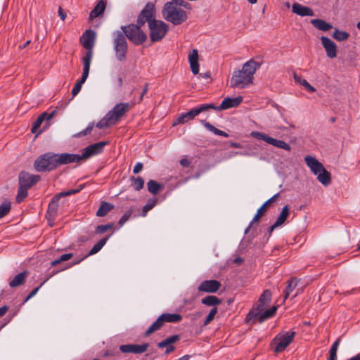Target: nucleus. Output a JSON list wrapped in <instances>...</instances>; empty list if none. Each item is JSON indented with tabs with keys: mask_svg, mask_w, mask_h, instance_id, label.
<instances>
[{
	"mask_svg": "<svg viewBox=\"0 0 360 360\" xmlns=\"http://www.w3.org/2000/svg\"><path fill=\"white\" fill-rule=\"evenodd\" d=\"M56 110L52 111L51 113H47L46 112H42L35 120V122L33 123L32 127V133H37V134H39L41 133L42 130L38 131V129L40 127L41 124L44 120H46L49 122L51 120L55 115Z\"/></svg>",
	"mask_w": 360,
	"mask_h": 360,
	"instance_id": "4be33fe9",
	"label": "nucleus"
},
{
	"mask_svg": "<svg viewBox=\"0 0 360 360\" xmlns=\"http://www.w3.org/2000/svg\"><path fill=\"white\" fill-rule=\"evenodd\" d=\"M113 207L114 206L111 203L102 202L96 212V216L100 217H105Z\"/></svg>",
	"mask_w": 360,
	"mask_h": 360,
	"instance_id": "72a5a7b5",
	"label": "nucleus"
},
{
	"mask_svg": "<svg viewBox=\"0 0 360 360\" xmlns=\"http://www.w3.org/2000/svg\"><path fill=\"white\" fill-rule=\"evenodd\" d=\"M131 105L128 103H120L115 105L108 113V119L115 124L130 109Z\"/></svg>",
	"mask_w": 360,
	"mask_h": 360,
	"instance_id": "4468645a",
	"label": "nucleus"
},
{
	"mask_svg": "<svg viewBox=\"0 0 360 360\" xmlns=\"http://www.w3.org/2000/svg\"><path fill=\"white\" fill-rule=\"evenodd\" d=\"M146 22L149 24V20L145 19L144 17L141 18V14L140 13L137 18V23L136 25L142 27Z\"/></svg>",
	"mask_w": 360,
	"mask_h": 360,
	"instance_id": "bf43d9fd",
	"label": "nucleus"
},
{
	"mask_svg": "<svg viewBox=\"0 0 360 360\" xmlns=\"http://www.w3.org/2000/svg\"><path fill=\"white\" fill-rule=\"evenodd\" d=\"M148 191L153 195H156L160 190L163 188V185L158 183L155 180H150L147 183Z\"/></svg>",
	"mask_w": 360,
	"mask_h": 360,
	"instance_id": "c9c22d12",
	"label": "nucleus"
},
{
	"mask_svg": "<svg viewBox=\"0 0 360 360\" xmlns=\"http://www.w3.org/2000/svg\"><path fill=\"white\" fill-rule=\"evenodd\" d=\"M113 49L117 60L122 62L126 60L128 51V44L125 36L121 31H115L112 33Z\"/></svg>",
	"mask_w": 360,
	"mask_h": 360,
	"instance_id": "39448f33",
	"label": "nucleus"
},
{
	"mask_svg": "<svg viewBox=\"0 0 360 360\" xmlns=\"http://www.w3.org/2000/svg\"><path fill=\"white\" fill-rule=\"evenodd\" d=\"M140 13L141 14V18L144 17L145 19L149 20V22L150 21L156 20L155 19V6L153 3L146 4L144 8Z\"/></svg>",
	"mask_w": 360,
	"mask_h": 360,
	"instance_id": "a878e982",
	"label": "nucleus"
},
{
	"mask_svg": "<svg viewBox=\"0 0 360 360\" xmlns=\"http://www.w3.org/2000/svg\"><path fill=\"white\" fill-rule=\"evenodd\" d=\"M279 197V193L274 195L271 198L266 200L257 210L256 214L252 219V222L259 221V219L264 215L267 207L271 205L274 202H276Z\"/></svg>",
	"mask_w": 360,
	"mask_h": 360,
	"instance_id": "5701e85b",
	"label": "nucleus"
},
{
	"mask_svg": "<svg viewBox=\"0 0 360 360\" xmlns=\"http://www.w3.org/2000/svg\"><path fill=\"white\" fill-rule=\"evenodd\" d=\"M11 209V202L8 200L4 201L0 205V219L6 216Z\"/></svg>",
	"mask_w": 360,
	"mask_h": 360,
	"instance_id": "37998d69",
	"label": "nucleus"
},
{
	"mask_svg": "<svg viewBox=\"0 0 360 360\" xmlns=\"http://www.w3.org/2000/svg\"><path fill=\"white\" fill-rule=\"evenodd\" d=\"M72 257V253H67L62 255L58 259H56L51 262V266H55L57 264L70 259Z\"/></svg>",
	"mask_w": 360,
	"mask_h": 360,
	"instance_id": "09e8293b",
	"label": "nucleus"
},
{
	"mask_svg": "<svg viewBox=\"0 0 360 360\" xmlns=\"http://www.w3.org/2000/svg\"><path fill=\"white\" fill-rule=\"evenodd\" d=\"M188 60L191 71L194 75L199 72L198 53L196 49H193L188 54Z\"/></svg>",
	"mask_w": 360,
	"mask_h": 360,
	"instance_id": "393cba45",
	"label": "nucleus"
},
{
	"mask_svg": "<svg viewBox=\"0 0 360 360\" xmlns=\"http://www.w3.org/2000/svg\"><path fill=\"white\" fill-rule=\"evenodd\" d=\"M340 342V340L338 338L332 345L330 349L329 360H337V351Z\"/></svg>",
	"mask_w": 360,
	"mask_h": 360,
	"instance_id": "c03bdc74",
	"label": "nucleus"
},
{
	"mask_svg": "<svg viewBox=\"0 0 360 360\" xmlns=\"http://www.w3.org/2000/svg\"><path fill=\"white\" fill-rule=\"evenodd\" d=\"M217 313V307H213L209 314L207 316L205 320L204 321V326L208 325L214 318L216 314Z\"/></svg>",
	"mask_w": 360,
	"mask_h": 360,
	"instance_id": "8fccbe9b",
	"label": "nucleus"
},
{
	"mask_svg": "<svg viewBox=\"0 0 360 360\" xmlns=\"http://www.w3.org/2000/svg\"><path fill=\"white\" fill-rule=\"evenodd\" d=\"M242 96H238L233 98L230 97H226L223 100L220 105L216 106L214 104H212V106L214 107V108L212 109L220 111L222 110L235 108L238 106L242 103Z\"/></svg>",
	"mask_w": 360,
	"mask_h": 360,
	"instance_id": "a211bd4d",
	"label": "nucleus"
},
{
	"mask_svg": "<svg viewBox=\"0 0 360 360\" xmlns=\"http://www.w3.org/2000/svg\"><path fill=\"white\" fill-rule=\"evenodd\" d=\"M142 169H143V164L141 162H137L133 169V172L134 174H138L142 170Z\"/></svg>",
	"mask_w": 360,
	"mask_h": 360,
	"instance_id": "052dcab7",
	"label": "nucleus"
},
{
	"mask_svg": "<svg viewBox=\"0 0 360 360\" xmlns=\"http://www.w3.org/2000/svg\"><path fill=\"white\" fill-rule=\"evenodd\" d=\"M40 176L39 175L30 174L22 172L19 174V186L29 189L38 182Z\"/></svg>",
	"mask_w": 360,
	"mask_h": 360,
	"instance_id": "dca6fc26",
	"label": "nucleus"
},
{
	"mask_svg": "<svg viewBox=\"0 0 360 360\" xmlns=\"http://www.w3.org/2000/svg\"><path fill=\"white\" fill-rule=\"evenodd\" d=\"M304 161L314 174L317 175V179L319 182L324 186L330 183V173L315 158L307 155L304 158Z\"/></svg>",
	"mask_w": 360,
	"mask_h": 360,
	"instance_id": "7ed1b4c3",
	"label": "nucleus"
},
{
	"mask_svg": "<svg viewBox=\"0 0 360 360\" xmlns=\"http://www.w3.org/2000/svg\"><path fill=\"white\" fill-rule=\"evenodd\" d=\"M101 248L96 244H95L89 252V255H92L97 253L101 250Z\"/></svg>",
	"mask_w": 360,
	"mask_h": 360,
	"instance_id": "680f3d73",
	"label": "nucleus"
},
{
	"mask_svg": "<svg viewBox=\"0 0 360 360\" xmlns=\"http://www.w3.org/2000/svg\"><path fill=\"white\" fill-rule=\"evenodd\" d=\"M55 157L56 160L57 167L61 165H66L72 162H79L82 161L80 155L78 154H71L66 153L60 154L55 153Z\"/></svg>",
	"mask_w": 360,
	"mask_h": 360,
	"instance_id": "f3484780",
	"label": "nucleus"
},
{
	"mask_svg": "<svg viewBox=\"0 0 360 360\" xmlns=\"http://www.w3.org/2000/svg\"><path fill=\"white\" fill-rule=\"evenodd\" d=\"M292 11L295 14L304 17L313 16L314 15L313 10L307 6H304L299 3H294L292 6Z\"/></svg>",
	"mask_w": 360,
	"mask_h": 360,
	"instance_id": "b1692460",
	"label": "nucleus"
},
{
	"mask_svg": "<svg viewBox=\"0 0 360 360\" xmlns=\"http://www.w3.org/2000/svg\"><path fill=\"white\" fill-rule=\"evenodd\" d=\"M289 214H290L289 207H288V205H285L282 208V210L275 222L276 224V225H278L280 226L283 224H284V222L287 219Z\"/></svg>",
	"mask_w": 360,
	"mask_h": 360,
	"instance_id": "4c0bfd02",
	"label": "nucleus"
},
{
	"mask_svg": "<svg viewBox=\"0 0 360 360\" xmlns=\"http://www.w3.org/2000/svg\"><path fill=\"white\" fill-rule=\"evenodd\" d=\"M109 237H105L102 239H101L98 243L97 245L100 247V248H102L106 243L107 240H108Z\"/></svg>",
	"mask_w": 360,
	"mask_h": 360,
	"instance_id": "0e129e2a",
	"label": "nucleus"
},
{
	"mask_svg": "<svg viewBox=\"0 0 360 360\" xmlns=\"http://www.w3.org/2000/svg\"><path fill=\"white\" fill-rule=\"evenodd\" d=\"M113 226H114L113 223H110V224H104V225H98L96 228L95 233L96 234H102V233H105V231L112 229L113 228Z\"/></svg>",
	"mask_w": 360,
	"mask_h": 360,
	"instance_id": "de8ad7c7",
	"label": "nucleus"
},
{
	"mask_svg": "<svg viewBox=\"0 0 360 360\" xmlns=\"http://www.w3.org/2000/svg\"><path fill=\"white\" fill-rule=\"evenodd\" d=\"M311 23L319 30L326 32L330 30L333 26L331 24L319 18L311 20Z\"/></svg>",
	"mask_w": 360,
	"mask_h": 360,
	"instance_id": "cd10ccee",
	"label": "nucleus"
},
{
	"mask_svg": "<svg viewBox=\"0 0 360 360\" xmlns=\"http://www.w3.org/2000/svg\"><path fill=\"white\" fill-rule=\"evenodd\" d=\"M250 136L258 140H262L276 148H281L288 151L291 150L290 145L284 141L274 139L264 133L254 131L250 133Z\"/></svg>",
	"mask_w": 360,
	"mask_h": 360,
	"instance_id": "ddd939ff",
	"label": "nucleus"
},
{
	"mask_svg": "<svg viewBox=\"0 0 360 360\" xmlns=\"http://www.w3.org/2000/svg\"><path fill=\"white\" fill-rule=\"evenodd\" d=\"M349 37V34L345 31H341L335 28L333 34V37L339 41H342L347 40Z\"/></svg>",
	"mask_w": 360,
	"mask_h": 360,
	"instance_id": "79ce46f5",
	"label": "nucleus"
},
{
	"mask_svg": "<svg viewBox=\"0 0 360 360\" xmlns=\"http://www.w3.org/2000/svg\"><path fill=\"white\" fill-rule=\"evenodd\" d=\"M92 58H90V56H88L87 57H83L82 58V63H83V72L82 77L87 79L89 74V70H90V65L91 63Z\"/></svg>",
	"mask_w": 360,
	"mask_h": 360,
	"instance_id": "58836bf2",
	"label": "nucleus"
},
{
	"mask_svg": "<svg viewBox=\"0 0 360 360\" xmlns=\"http://www.w3.org/2000/svg\"><path fill=\"white\" fill-rule=\"evenodd\" d=\"M94 126V123H90L85 129H84L83 131H82L79 134H77L76 135V136L80 137V136H86V134H89L91 131Z\"/></svg>",
	"mask_w": 360,
	"mask_h": 360,
	"instance_id": "864d4df0",
	"label": "nucleus"
},
{
	"mask_svg": "<svg viewBox=\"0 0 360 360\" xmlns=\"http://www.w3.org/2000/svg\"><path fill=\"white\" fill-rule=\"evenodd\" d=\"M105 9V3L103 0L99 1L98 3L96 5V6L94 8V9L90 12L89 19L93 20L98 17L99 15L103 13Z\"/></svg>",
	"mask_w": 360,
	"mask_h": 360,
	"instance_id": "c85d7f7f",
	"label": "nucleus"
},
{
	"mask_svg": "<svg viewBox=\"0 0 360 360\" xmlns=\"http://www.w3.org/2000/svg\"><path fill=\"white\" fill-rule=\"evenodd\" d=\"M114 124L110 120L108 119L107 114L96 124V127L99 129L107 128L110 125Z\"/></svg>",
	"mask_w": 360,
	"mask_h": 360,
	"instance_id": "49530a36",
	"label": "nucleus"
},
{
	"mask_svg": "<svg viewBox=\"0 0 360 360\" xmlns=\"http://www.w3.org/2000/svg\"><path fill=\"white\" fill-rule=\"evenodd\" d=\"M163 323H177L182 320V316L179 314L165 313L160 315Z\"/></svg>",
	"mask_w": 360,
	"mask_h": 360,
	"instance_id": "2f4dec72",
	"label": "nucleus"
},
{
	"mask_svg": "<svg viewBox=\"0 0 360 360\" xmlns=\"http://www.w3.org/2000/svg\"><path fill=\"white\" fill-rule=\"evenodd\" d=\"M201 123L208 131H212L215 135H218V136H224V137L229 136V134L226 132L217 129L215 127H214L212 124H211L210 122H208L205 120H202Z\"/></svg>",
	"mask_w": 360,
	"mask_h": 360,
	"instance_id": "f704fd0d",
	"label": "nucleus"
},
{
	"mask_svg": "<svg viewBox=\"0 0 360 360\" xmlns=\"http://www.w3.org/2000/svg\"><path fill=\"white\" fill-rule=\"evenodd\" d=\"M148 343L142 345L130 344L121 345L120 349L123 353L142 354L148 349Z\"/></svg>",
	"mask_w": 360,
	"mask_h": 360,
	"instance_id": "412c9836",
	"label": "nucleus"
},
{
	"mask_svg": "<svg viewBox=\"0 0 360 360\" xmlns=\"http://www.w3.org/2000/svg\"><path fill=\"white\" fill-rule=\"evenodd\" d=\"M96 38V33L92 30H86L82 35L80 38V43L86 51L83 57H87L90 56V58H93V49L95 45Z\"/></svg>",
	"mask_w": 360,
	"mask_h": 360,
	"instance_id": "9b49d317",
	"label": "nucleus"
},
{
	"mask_svg": "<svg viewBox=\"0 0 360 360\" xmlns=\"http://www.w3.org/2000/svg\"><path fill=\"white\" fill-rule=\"evenodd\" d=\"M179 339H180V337L179 335H173L172 336L167 338L166 340L171 345L172 344H174L176 342H177Z\"/></svg>",
	"mask_w": 360,
	"mask_h": 360,
	"instance_id": "4d7b16f0",
	"label": "nucleus"
},
{
	"mask_svg": "<svg viewBox=\"0 0 360 360\" xmlns=\"http://www.w3.org/2000/svg\"><path fill=\"white\" fill-rule=\"evenodd\" d=\"M46 281H44L43 283H41L40 284L39 286H38L37 288H35L34 289H33L30 292V294L27 296V297L25 298V302H27L29 300H30L32 297H33L37 293V292L39 291V290L40 289V288L44 284V283L46 282Z\"/></svg>",
	"mask_w": 360,
	"mask_h": 360,
	"instance_id": "5fc2aeb1",
	"label": "nucleus"
},
{
	"mask_svg": "<svg viewBox=\"0 0 360 360\" xmlns=\"http://www.w3.org/2000/svg\"><path fill=\"white\" fill-rule=\"evenodd\" d=\"M27 277V271L21 272L16 276L9 282L11 288H15L22 285Z\"/></svg>",
	"mask_w": 360,
	"mask_h": 360,
	"instance_id": "bb28decb",
	"label": "nucleus"
},
{
	"mask_svg": "<svg viewBox=\"0 0 360 360\" xmlns=\"http://www.w3.org/2000/svg\"><path fill=\"white\" fill-rule=\"evenodd\" d=\"M260 64L251 59L247 61L241 70H236L230 79V86L233 88L244 89L252 84L254 75Z\"/></svg>",
	"mask_w": 360,
	"mask_h": 360,
	"instance_id": "f257e3e1",
	"label": "nucleus"
},
{
	"mask_svg": "<svg viewBox=\"0 0 360 360\" xmlns=\"http://www.w3.org/2000/svg\"><path fill=\"white\" fill-rule=\"evenodd\" d=\"M157 200L155 199L149 200L148 202L143 206L142 212L146 214L149 210L155 207Z\"/></svg>",
	"mask_w": 360,
	"mask_h": 360,
	"instance_id": "3c124183",
	"label": "nucleus"
},
{
	"mask_svg": "<svg viewBox=\"0 0 360 360\" xmlns=\"http://www.w3.org/2000/svg\"><path fill=\"white\" fill-rule=\"evenodd\" d=\"M295 335V331H288L278 334L274 339V343L276 345L274 347V352L279 353L285 350V348L292 342Z\"/></svg>",
	"mask_w": 360,
	"mask_h": 360,
	"instance_id": "f8f14e48",
	"label": "nucleus"
},
{
	"mask_svg": "<svg viewBox=\"0 0 360 360\" xmlns=\"http://www.w3.org/2000/svg\"><path fill=\"white\" fill-rule=\"evenodd\" d=\"M276 310L277 307L274 306L271 308L265 310L262 313L260 312L256 318V321L257 320L259 323L264 322V321L273 317L275 315Z\"/></svg>",
	"mask_w": 360,
	"mask_h": 360,
	"instance_id": "c756f323",
	"label": "nucleus"
},
{
	"mask_svg": "<svg viewBox=\"0 0 360 360\" xmlns=\"http://www.w3.org/2000/svg\"><path fill=\"white\" fill-rule=\"evenodd\" d=\"M175 4L177 5V7H183L188 10L192 8L191 5L184 0H177Z\"/></svg>",
	"mask_w": 360,
	"mask_h": 360,
	"instance_id": "6e6d98bb",
	"label": "nucleus"
},
{
	"mask_svg": "<svg viewBox=\"0 0 360 360\" xmlns=\"http://www.w3.org/2000/svg\"><path fill=\"white\" fill-rule=\"evenodd\" d=\"M180 165L184 167H188L191 165V162L186 158H183L180 160Z\"/></svg>",
	"mask_w": 360,
	"mask_h": 360,
	"instance_id": "e2e57ef3",
	"label": "nucleus"
},
{
	"mask_svg": "<svg viewBox=\"0 0 360 360\" xmlns=\"http://www.w3.org/2000/svg\"><path fill=\"white\" fill-rule=\"evenodd\" d=\"M169 345H170L168 343V342L166 340V339L158 342V347L159 348L167 347Z\"/></svg>",
	"mask_w": 360,
	"mask_h": 360,
	"instance_id": "69168bd1",
	"label": "nucleus"
},
{
	"mask_svg": "<svg viewBox=\"0 0 360 360\" xmlns=\"http://www.w3.org/2000/svg\"><path fill=\"white\" fill-rule=\"evenodd\" d=\"M107 144V141H100L88 146L83 150L82 154L80 155L81 160H86L91 156L101 153Z\"/></svg>",
	"mask_w": 360,
	"mask_h": 360,
	"instance_id": "2eb2a0df",
	"label": "nucleus"
},
{
	"mask_svg": "<svg viewBox=\"0 0 360 360\" xmlns=\"http://www.w3.org/2000/svg\"><path fill=\"white\" fill-rule=\"evenodd\" d=\"M150 39L152 42L161 41L167 34L169 26L162 20H153L149 22Z\"/></svg>",
	"mask_w": 360,
	"mask_h": 360,
	"instance_id": "6e6552de",
	"label": "nucleus"
},
{
	"mask_svg": "<svg viewBox=\"0 0 360 360\" xmlns=\"http://www.w3.org/2000/svg\"><path fill=\"white\" fill-rule=\"evenodd\" d=\"M82 84L77 82L75 85L74 86L73 89H72V96H75L82 89Z\"/></svg>",
	"mask_w": 360,
	"mask_h": 360,
	"instance_id": "13d9d810",
	"label": "nucleus"
},
{
	"mask_svg": "<svg viewBox=\"0 0 360 360\" xmlns=\"http://www.w3.org/2000/svg\"><path fill=\"white\" fill-rule=\"evenodd\" d=\"M320 39L327 56L330 58H335L337 56V45L335 43L325 36H322Z\"/></svg>",
	"mask_w": 360,
	"mask_h": 360,
	"instance_id": "aec40b11",
	"label": "nucleus"
},
{
	"mask_svg": "<svg viewBox=\"0 0 360 360\" xmlns=\"http://www.w3.org/2000/svg\"><path fill=\"white\" fill-rule=\"evenodd\" d=\"M210 108H214L212 104H202L199 107L195 108L189 110L186 112H182L179 115V116L174 121L173 126L185 124L190 120H193L196 116H198L202 112L210 110Z\"/></svg>",
	"mask_w": 360,
	"mask_h": 360,
	"instance_id": "1a4fd4ad",
	"label": "nucleus"
},
{
	"mask_svg": "<svg viewBox=\"0 0 360 360\" xmlns=\"http://www.w3.org/2000/svg\"><path fill=\"white\" fill-rule=\"evenodd\" d=\"M58 15L60 16L62 20H65L66 18V13L62 9L61 7H60L58 9Z\"/></svg>",
	"mask_w": 360,
	"mask_h": 360,
	"instance_id": "338daca9",
	"label": "nucleus"
},
{
	"mask_svg": "<svg viewBox=\"0 0 360 360\" xmlns=\"http://www.w3.org/2000/svg\"><path fill=\"white\" fill-rule=\"evenodd\" d=\"M34 169L39 172H50L57 167L55 153L41 155L34 162Z\"/></svg>",
	"mask_w": 360,
	"mask_h": 360,
	"instance_id": "423d86ee",
	"label": "nucleus"
},
{
	"mask_svg": "<svg viewBox=\"0 0 360 360\" xmlns=\"http://www.w3.org/2000/svg\"><path fill=\"white\" fill-rule=\"evenodd\" d=\"M162 14L167 22L174 25H179L186 22L188 19L187 12L174 3L167 2L165 4Z\"/></svg>",
	"mask_w": 360,
	"mask_h": 360,
	"instance_id": "f03ea898",
	"label": "nucleus"
},
{
	"mask_svg": "<svg viewBox=\"0 0 360 360\" xmlns=\"http://www.w3.org/2000/svg\"><path fill=\"white\" fill-rule=\"evenodd\" d=\"M201 302L209 307H217V305L221 304L222 301L214 295H208L202 298Z\"/></svg>",
	"mask_w": 360,
	"mask_h": 360,
	"instance_id": "473e14b6",
	"label": "nucleus"
},
{
	"mask_svg": "<svg viewBox=\"0 0 360 360\" xmlns=\"http://www.w3.org/2000/svg\"><path fill=\"white\" fill-rule=\"evenodd\" d=\"M141 26L136 24H130L122 26L121 30L125 38L138 46L144 43L147 39V34L141 30Z\"/></svg>",
	"mask_w": 360,
	"mask_h": 360,
	"instance_id": "20e7f679",
	"label": "nucleus"
},
{
	"mask_svg": "<svg viewBox=\"0 0 360 360\" xmlns=\"http://www.w3.org/2000/svg\"><path fill=\"white\" fill-rule=\"evenodd\" d=\"M131 215V212L128 211L126 213H124L122 217L120 218L119 221V226L120 227L122 226L130 218Z\"/></svg>",
	"mask_w": 360,
	"mask_h": 360,
	"instance_id": "603ef678",
	"label": "nucleus"
},
{
	"mask_svg": "<svg viewBox=\"0 0 360 360\" xmlns=\"http://www.w3.org/2000/svg\"><path fill=\"white\" fill-rule=\"evenodd\" d=\"M271 298V292L269 290H265L260 295L259 304L249 311L246 317L248 323H254L256 322V318L264 308L268 305Z\"/></svg>",
	"mask_w": 360,
	"mask_h": 360,
	"instance_id": "0eeeda50",
	"label": "nucleus"
},
{
	"mask_svg": "<svg viewBox=\"0 0 360 360\" xmlns=\"http://www.w3.org/2000/svg\"><path fill=\"white\" fill-rule=\"evenodd\" d=\"M27 188L19 186L15 198L18 203H20L27 196Z\"/></svg>",
	"mask_w": 360,
	"mask_h": 360,
	"instance_id": "a18cd8bd",
	"label": "nucleus"
},
{
	"mask_svg": "<svg viewBox=\"0 0 360 360\" xmlns=\"http://www.w3.org/2000/svg\"><path fill=\"white\" fill-rule=\"evenodd\" d=\"M84 188V185H80L77 189H70L67 191L61 192L54 196L48 206L47 215L49 218H54L57 214L58 207V200L61 197L68 196L79 193Z\"/></svg>",
	"mask_w": 360,
	"mask_h": 360,
	"instance_id": "9d476101",
	"label": "nucleus"
},
{
	"mask_svg": "<svg viewBox=\"0 0 360 360\" xmlns=\"http://www.w3.org/2000/svg\"><path fill=\"white\" fill-rule=\"evenodd\" d=\"M221 285V283L217 280H207L200 284L198 290L200 292L214 293L220 288Z\"/></svg>",
	"mask_w": 360,
	"mask_h": 360,
	"instance_id": "6ab92c4d",
	"label": "nucleus"
},
{
	"mask_svg": "<svg viewBox=\"0 0 360 360\" xmlns=\"http://www.w3.org/2000/svg\"><path fill=\"white\" fill-rule=\"evenodd\" d=\"M287 283L288 285L284 291V301L288 297L290 294L295 289L298 284V281L296 280V278H292L288 280Z\"/></svg>",
	"mask_w": 360,
	"mask_h": 360,
	"instance_id": "e433bc0d",
	"label": "nucleus"
},
{
	"mask_svg": "<svg viewBox=\"0 0 360 360\" xmlns=\"http://www.w3.org/2000/svg\"><path fill=\"white\" fill-rule=\"evenodd\" d=\"M148 90V84H145V87H144V89H143V91H142V93H141V94L140 96L139 99V101H138L139 103L142 101L144 95L147 93Z\"/></svg>",
	"mask_w": 360,
	"mask_h": 360,
	"instance_id": "774afa93",
	"label": "nucleus"
},
{
	"mask_svg": "<svg viewBox=\"0 0 360 360\" xmlns=\"http://www.w3.org/2000/svg\"><path fill=\"white\" fill-rule=\"evenodd\" d=\"M164 325V323L162 321V319H161V316H160L155 322H153L150 327L147 329V330L145 332L144 335L146 337L149 336L153 333H155L158 330H159Z\"/></svg>",
	"mask_w": 360,
	"mask_h": 360,
	"instance_id": "7c9ffc66",
	"label": "nucleus"
},
{
	"mask_svg": "<svg viewBox=\"0 0 360 360\" xmlns=\"http://www.w3.org/2000/svg\"><path fill=\"white\" fill-rule=\"evenodd\" d=\"M294 79L295 82L303 86L308 91L312 93L316 91V89L312 86L306 79H302L301 77L297 75L296 74L294 75Z\"/></svg>",
	"mask_w": 360,
	"mask_h": 360,
	"instance_id": "a19ab883",
	"label": "nucleus"
},
{
	"mask_svg": "<svg viewBox=\"0 0 360 360\" xmlns=\"http://www.w3.org/2000/svg\"><path fill=\"white\" fill-rule=\"evenodd\" d=\"M130 180L131 181V186L134 188V189L136 191H139L141 190L144 185V180L142 177H134L131 176Z\"/></svg>",
	"mask_w": 360,
	"mask_h": 360,
	"instance_id": "ea45409f",
	"label": "nucleus"
}]
</instances>
